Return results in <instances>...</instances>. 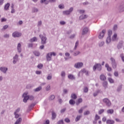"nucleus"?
<instances>
[{
    "label": "nucleus",
    "instance_id": "f257e3e1",
    "mask_svg": "<svg viewBox=\"0 0 124 124\" xmlns=\"http://www.w3.org/2000/svg\"><path fill=\"white\" fill-rule=\"evenodd\" d=\"M28 92L24 93L22 95V97H24L23 102L27 103V101L30 99V100H33L34 97L33 95H28Z\"/></svg>",
    "mask_w": 124,
    "mask_h": 124
},
{
    "label": "nucleus",
    "instance_id": "f03ea898",
    "mask_svg": "<svg viewBox=\"0 0 124 124\" xmlns=\"http://www.w3.org/2000/svg\"><path fill=\"white\" fill-rule=\"evenodd\" d=\"M56 55H57V54H56V53L53 52L48 53L46 56V61L50 62V61H52V56H53L54 57H55Z\"/></svg>",
    "mask_w": 124,
    "mask_h": 124
},
{
    "label": "nucleus",
    "instance_id": "7ed1b4c3",
    "mask_svg": "<svg viewBox=\"0 0 124 124\" xmlns=\"http://www.w3.org/2000/svg\"><path fill=\"white\" fill-rule=\"evenodd\" d=\"M39 37L41 40V44L44 45L46 44V43H47V37H46V36H43L42 34H40L39 35Z\"/></svg>",
    "mask_w": 124,
    "mask_h": 124
},
{
    "label": "nucleus",
    "instance_id": "20e7f679",
    "mask_svg": "<svg viewBox=\"0 0 124 124\" xmlns=\"http://www.w3.org/2000/svg\"><path fill=\"white\" fill-rule=\"evenodd\" d=\"M98 70V71H101L102 70V66L100 63H95L93 66V70L95 71V70Z\"/></svg>",
    "mask_w": 124,
    "mask_h": 124
},
{
    "label": "nucleus",
    "instance_id": "39448f33",
    "mask_svg": "<svg viewBox=\"0 0 124 124\" xmlns=\"http://www.w3.org/2000/svg\"><path fill=\"white\" fill-rule=\"evenodd\" d=\"M103 102H104V103H105V104L106 105V106L108 107H110V106H111V101H110V100L107 98L103 99Z\"/></svg>",
    "mask_w": 124,
    "mask_h": 124
},
{
    "label": "nucleus",
    "instance_id": "423d86ee",
    "mask_svg": "<svg viewBox=\"0 0 124 124\" xmlns=\"http://www.w3.org/2000/svg\"><path fill=\"white\" fill-rule=\"evenodd\" d=\"M72 11H73V7H71L69 10L63 11L62 14L63 15H70Z\"/></svg>",
    "mask_w": 124,
    "mask_h": 124
},
{
    "label": "nucleus",
    "instance_id": "0eeeda50",
    "mask_svg": "<svg viewBox=\"0 0 124 124\" xmlns=\"http://www.w3.org/2000/svg\"><path fill=\"white\" fill-rule=\"evenodd\" d=\"M83 65H84V64L83 63V62H78L75 64L74 67H75V68H78V69L81 68V67H82Z\"/></svg>",
    "mask_w": 124,
    "mask_h": 124
},
{
    "label": "nucleus",
    "instance_id": "6e6552de",
    "mask_svg": "<svg viewBox=\"0 0 124 124\" xmlns=\"http://www.w3.org/2000/svg\"><path fill=\"white\" fill-rule=\"evenodd\" d=\"M49 2H56V0H41V3H44L45 4H48Z\"/></svg>",
    "mask_w": 124,
    "mask_h": 124
},
{
    "label": "nucleus",
    "instance_id": "1a4fd4ad",
    "mask_svg": "<svg viewBox=\"0 0 124 124\" xmlns=\"http://www.w3.org/2000/svg\"><path fill=\"white\" fill-rule=\"evenodd\" d=\"M106 33V31H105V30H103L100 33L99 35V39H102V38H103V37H104V35L105 34V33Z\"/></svg>",
    "mask_w": 124,
    "mask_h": 124
},
{
    "label": "nucleus",
    "instance_id": "9d476101",
    "mask_svg": "<svg viewBox=\"0 0 124 124\" xmlns=\"http://www.w3.org/2000/svg\"><path fill=\"white\" fill-rule=\"evenodd\" d=\"M18 58L19 55H18V54H16L15 56L13 57V63H14V64H16L17 62H18Z\"/></svg>",
    "mask_w": 124,
    "mask_h": 124
},
{
    "label": "nucleus",
    "instance_id": "9b49d317",
    "mask_svg": "<svg viewBox=\"0 0 124 124\" xmlns=\"http://www.w3.org/2000/svg\"><path fill=\"white\" fill-rule=\"evenodd\" d=\"M89 31V28L88 27H84L82 30V35H85L87 34Z\"/></svg>",
    "mask_w": 124,
    "mask_h": 124
},
{
    "label": "nucleus",
    "instance_id": "f8f14e48",
    "mask_svg": "<svg viewBox=\"0 0 124 124\" xmlns=\"http://www.w3.org/2000/svg\"><path fill=\"white\" fill-rule=\"evenodd\" d=\"M13 37H20L22 35V33L19 32H14L12 34Z\"/></svg>",
    "mask_w": 124,
    "mask_h": 124
},
{
    "label": "nucleus",
    "instance_id": "ddd939ff",
    "mask_svg": "<svg viewBox=\"0 0 124 124\" xmlns=\"http://www.w3.org/2000/svg\"><path fill=\"white\" fill-rule=\"evenodd\" d=\"M7 70H8V68L5 67H0V71H1V72H3L4 74H6Z\"/></svg>",
    "mask_w": 124,
    "mask_h": 124
},
{
    "label": "nucleus",
    "instance_id": "4468645a",
    "mask_svg": "<svg viewBox=\"0 0 124 124\" xmlns=\"http://www.w3.org/2000/svg\"><path fill=\"white\" fill-rule=\"evenodd\" d=\"M17 51L18 53H21L22 52V45L21 43H18L17 46Z\"/></svg>",
    "mask_w": 124,
    "mask_h": 124
},
{
    "label": "nucleus",
    "instance_id": "2eb2a0df",
    "mask_svg": "<svg viewBox=\"0 0 124 124\" xmlns=\"http://www.w3.org/2000/svg\"><path fill=\"white\" fill-rule=\"evenodd\" d=\"M123 45H124L123 41H121L120 42H119V44L117 45L118 49H121V48H123Z\"/></svg>",
    "mask_w": 124,
    "mask_h": 124
},
{
    "label": "nucleus",
    "instance_id": "dca6fc26",
    "mask_svg": "<svg viewBox=\"0 0 124 124\" xmlns=\"http://www.w3.org/2000/svg\"><path fill=\"white\" fill-rule=\"evenodd\" d=\"M68 78L70 79V80H75L76 79L75 76L72 74H69L68 75Z\"/></svg>",
    "mask_w": 124,
    "mask_h": 124
},
{
    "label": "nucleus",
    "instance_id": "f3484780",
    "mask_svg": "<svg viewBox=\"0 0 124 124\" xmlns=\"http://www.w3.org/2000/svg\"><path fill=\"white\" fill-rule=\"evenodd\" d=\"M124 11V3L120 4L119 6V11L120 12H123Z\"/></svg>",
    "mask_w": 124,
    "mask_h": 124
},
{
    "label": "nucleus",
    "instance_id": "a211bd4d",
    "mask_svg": "<svg viewBox=\"0 0 124 124\" xmlns=\"http://www.w3.org/2000/svg\"><path fill=\"white\" fill-rule=\"evenodd\" d=\"M81 72H82V73H85L86 76H89V71H87L86 69H82L81 70Z\"/></svg>",
    "mask_w": 124,
    "mask_h": 124
},
{
    "label": "nucleus",
    "instance_id": "6ab92c4d",
    "mask_svg": "<svg viewBox=\"0 0 124 124\" xmlns=\"http://www.w3.org/2000/svg\"><path fill=\"white\" fill-rule=\"evenodd\" d=\"M87 18H88V16H87V15H82L79 16V19L84 20V19H86Z\"/></svg>",
    "mask_w": 124,
    "mask_h": 124
},
{
    "label": "nucleus",
    "instance_id": "aec40b11",
    "mask_svg": "<svg viewBox=\"0 0 124 124\" xmlns=\"http://www.w3.org/2000/svg\"><path fill=\"white\" fill-rule=\"evenodd\" d=\"M21 123H22V118L19 117L16 120L14 124H21Z\"/></svg>",
    "mask_w": 124,
    "mask_h": 124
},
{
    "label": "nucleus",
    "instance_id": "412c9836",
    "mask_svg": "<svg viewBox=\"0 0 124 124\" xmlns=\"http://www.w3.org/2000/svg\"><path fill=\"white\" fill-rule=\"evenodd\" d=\"M105 67H106L108 71H112V68H111V67H110V66H109V64H108V63H106L105 65Z\"/></svg>",
    "mask_w": 124,
    "mask_h": 124
},
{
    "label": "nucleus",
    "instance_id": "4be33fe9",
    "mask_svg": "<svg viewBox=\"0 0 124 124\" xmlns=\"http://www.w3.org/2000/svg\"><path fill=\"white\" fill-rule=\"evenodd\" d=\"M29 41H30V42H31V43H32V42H35L37 41V38H36V37H34L30 39Z\"/></svg>",
    "mask_w": 124,
    "mask_h": 124
},
{
    "label": "nucleus",
    "instance_id": "5701e85b",
    "mask_svg": "<svg viewBox=\"0 0 124 124\" xmlns=\"http://www.w3.org/2000/svg\"><path fill=\"white\" fill-rule=\"evenodd\" d=\"M100 79L101 81H105L106 80V77L104 75H101L100 76Z\"/></svg>",
    "mask_w": 124,
    "mask_h": 124
},
{
    "label": "nucleus",
    "instance_id": "b1692460",
    "mask_svg": "<svg viewBox=\"0 0 124 124\" xmlns=\"http://www.w3.org/2000/svg\"><path fill=\"white\" fill-rule=\"evenodd\" d=\"M111 42V36H108L106 38V43L107 44H109Z\"/></svg>",
    "mask_w": 124,
    "mask_h": 124
},
{
    "label": "nucleus",
    "instance_id": "393cba45",
    "mask_svg": "<svg viewBox=\"0 0 124 124\" xmlns=\"http://www.w3.org/2000/svg\"><path fill=\"white\" fill-rule=\"evenodd\" d=\"M107 124H115V121L112 120H107Z\"/></svg>",
    "mask_w": 124,
    "mask_h": 124
},
{
    "label": "nucleus",
    "instance_id": "a878e982",
    "mask_svg": "<svg viewBox=\"0 0 124 124\" xmlns=\"http://www.w3.org/2000/svg\"><path fill=\"white\" fill-rule=\"evenodd\" d=\"M108 85V82H107V81H104L103 82V86L104 87L105 90L107 89Z\"/></svg>",
    "mask_w": 124,
    "mask_h": 124
},
{
    "label": "nucleus",
    "instance_id": "bb28decb",
    "mask_svg": "<svg viewBox=\"0 0 124 124\" xmlns=\"http://www.w3.org/2000/svg\"><path fill=\"white\" fill-rule=\"evenodd\" d=\"M41 90H42V87L41 86H39L38 87L34 89V91H35V92H40Z\"/></svg>",
    "mask_w": 124,
    "mask_h": 124
},
{
    "label": "nucleus",
    "instance_id": "cd10ccee",
    "mask_svg": "<svg viewBox=\"0 0 124 124\" xmlns=\"http://www.w3.org/2000/svg\"><path fill=\"white\" fill-rule=\"evenodd\" d=\"M111 40L112 41H116V40H117V34L116 33L114 34V35L112 37Z\"/></svg>",
    "mask_w": 124,
    "mask_h": 124
},
{
    "label": "nucleus",
    "instance_id": "c85d7f7f",
    "mask_svg": "<svg viewBox=\"0 0 124 124\" xmlns=\"http://www.w3.org/2000/svg\"><path fill=\"white\" fill-rule=\"evenodd\" d=\"M34 106H35V104L34 103H32L30 106H29V111H31V109H32V108H33Z\"/></svg>",
    "mask_w": 124,
    "mask_h": 124
},
{
    "label": "nucleus",
    "instance_id": "c756f323",
    "mask_svg": "<svg viewBox=\"0 0 124 124\" xmlns=\"http://www.w3.org/2000/svg\"><path fill=\"white\" fill-rule=\"evenodd\" d=\"M56 113H55V112L54 111H52V120H55L56 119Z\"/></svg>",
    "mask_w": 124,
    "mask_h": 124
},
{
    "label": "nucleus",
    "instance_id": "7c9ffc66",
    "mask_svg": "<svg viewBox=\"0 0 124 124\" xmlns=\"http://www.w3.org/2000/svg\"><path fill=\"white\" fill-rule=\"evenodd\" d=\"M32 13H35V12H38V9L35 7L32 8Z\"/></svg>",
    "mask_w": 124,
    "mask_h": 124
},
{
    "label": "nucleus",
    "instance_id": "2f4dec72",
    "mask_svg": "<svg viewBox=\"0 0 124 124\" xmlns=\"http://www.w3.org/2000/svg\"><path fill=\"white\" fill-rule=\"evenodd\" d=\"M83 102V99L82 98H79L78 99V101L76 103L77 105H79L80 103H82Z\"/></svg>",
    "mask_w": 124,
    "mask_h": 124
},
{
    "label": "nucleus",
    "instance_id": "473e14b6",
    "mask_svg": "<svg viewBox=\"0 0 124 124\" xmlns=\"http://www.w3.org/2000/svg\"><path fill=\"white\" fill-rule=\"evenodd\" d=\"M33 54L36 57H39V56H40V53H39V51H34Z\"/></svg>",
    "mask_w": 124,
    "mask_h": 124
},
{
    "label": "nucleus",
    "instance_id": "72a5a7b5",
    "mask_svg": "<svg viewBox=\"0 0 124 124\" xmlns=\"http://www.w3.org/2000/svg\"><path fill=\"white\" fill-rule=\"evenodd\" d=\"M79 45V41H77L75 44V47L74 48V51H75L77 49V47Z\"/></svg>",
    "mask_w": 124,
    "mask_h": 124
},
{
    "label": "nucleus",
    "instance_id": "f704fd0d",
    "mask_svg": "<svg viewBox=\"0 0 124 124\" xmlns=\"http://www.w3.org/2000/svg\"><path fill=\"white\" fill-rule=\"evenodd\" d=\"M71 97L72 99H76V98H77V96L75 93H72L71 95Z\"/></svg>",
    "mask_w": 124,
    "mask_h": 124
},
{
    "label": "nucleus",
    "instance_id": "c9c22d12",
    "mask_svg": "<svg viewBox=\"0 0 124 124\" xmlns=\"http://www.w3.org/2000/svg\"><path fill=\"white\" fill-rule=\"evenodd\" d=\"M9 6H10V4L9 3H7V4H6L4 7L5 10H7V9L9 8Z\"/></svg>",
    "mask_w": 124,
    "mask_h": 124
},
{
    "label": "nucleus",
    "instance_id": "e433bc0d",
    "mask_svg": "<svg viewBox=\"0 0 124 124\" xmlns=\"http://www.w3.org/2000/svg\"><path fill=\"white\" fill-rule=\"evenodd\" d=\"M111 65L114 69H116L117 68V63H116V62L111 63Z\"/></svg>",
    "mask_w": 124,
    "mask_h": 124
},
{
    "label": "nucleus",
    "instance_id": "4c0bfd02",
    "mask_svg": "<svg viewBox=\"0 0 124 124\" xmlns=\"http://www.w3.org/2000/svg\"><path fill=\"white\" fill-rule=\"evenodd\" d=\"M111 65L114 69H116L117 68V63H116V62L111 63Z\"/></svg>",
    "mask_w": 124,
    "mask_h": 124
},
{
    "label": "nucleus",
    "instance_id": "58836bf2",
    "mask_svg": "<svg viewBox=\"0 0 124 124\" xmlns=\"http://www.w3.org/2000/svg\"><path fill=\"white\" fill-rule=\"evenodd\" d=\"M114 113V110L113 109H108L107 110L108 114H113Z\"/></svg>",
    "mask_w": 124,
    "mask_h": 124
},
{
    "label": "nucleus",
    "instance_id": "ea45409f",
    "mask_svg": "<svg viewBox=\"0 0 124 124\" xmlns=\"http://www.w3.org/2000/svg\"><path fill=\"white\" fill-rule=\"evenodd\" d=\"M61 76L62 77V78H64V77H65V72L64 71L61 72Z\"/></svg>",
    "mask_w": 124,
    "mask_h": 124
},
{
    "label": "nucleus",
    "instance_id": "a19ab883",
    "mask_svg": "<svg viewBox=\"0 0 124 124\" xmlns=\"http://www.w3.org/2000/svg\"><path fill=\"white\" fill-rule=\"evenodd\" d=\"M69 103L71 105H74L75 104V101H74L73 99H71L69 101Z\"/></svg>",
    "mask_w": 124,
    "mask_h": 124
},
{
    "label": "nucleus",
    "instance_id": "79ce46f5",
    "mask_svg": "<svg viewBox=\"0 0 124 124\" xmlns=\"http://www.w3.org/2000/svg\"><path fill=\"white\" fill-rule=\"evenodd\" d=\"M81 117H82L81 115H78L75 119V121L78 122V121H79V120L81 119Z\"/></svg>",
    "mask_w": 124,
    "mask_h": 124
},
{
    "label": "nucleus",
    "instance_id": "37998d69",
    "mask_svg": "<svg viewBox=\"0 0 124 124\" xmlns=\"http://www.w3.org/2000/svg\"><path fill=\"white\" fill-rule=\"evenodd\" d=\"M55 97L54 95H51L49 97V100H54V99H55Z\"/></svg>",
    "mask_w": 124,
    "mask_h": 124
},
{
    "label": "nucleus",
    "instance_id": "c03bdc74",
    "mask_svg": "<svg viewBox=\"0 0 124 124\" xmlns=\"http://www.w3.org/2000/svg\"><path fill=\"white\" fill-rule=\"evenodd\" d=\"M80 51H76V52H74V54L73 55L75 56V57H76V56H78V55H79L80 54Z\"/></svg>",
    "mask_w": 124,
    "mask_h": 124
},
{
    "label": "nucleus",
    "instance_id": "a18cd8bd",
    "mask_svg": "<svg viewBox=\"0 0 124 124\" xmlns=\"http://www.w3.org/2000/svg\"><path fill=\"white\" fill-rule=\"evenodd\" d=\"M21 110V108H18L16 111L14 112V114H18L20 112V110Z\"/></svg>",
    "mask_w": 124,
    "mask_h": 124
},
{
    "label": "nucleus",
    "instance_id": "49530a36",
    "mask_svg": "<svg viewBox=\"0 0 124 124\" xmlns=\"http://www.w3.org/2000/svg\"><path fill=\"white\" fill-rule=\"evenodd\" d=\"M110 62H111V64L114 63V62H116V60L113 57H111L110 58Z\"/></svg>",
    "mask_w": 124,
    "mask_h": 124
},
{
    "label": "nucleus",
    "instance_id": "de8ad7c7",
    "mask_svg": "<svg viewBox=\"0 0 124 124\" xmlns=\"http://www.w3.org/2000/svg\"><path fill=\"white\" fill-rule=\"evenodd\" d=\"M37 67L39 68V69H42V68L43 67V64L40 63L37 65Z\"/></svg>",
    "mask_w": 124,
    "mask_h": 124
},
{
    "label": "nucleus",
    "instance_id": "09e8293b",
    "mask_svg": "<svg viewBox=\"0 0 124 124\" xmlns=\"http://www.w3.org/2000/svg\"><path fill=\"white\" fill-rule=\"evenodd\" d=\"M42 26V21L40 20L38 22L37 27H41Z\"/></svg>",
    "mask_w": 124,
    "mask_h": 124
},
{
    "label": "nucleus",
    "instance_id": "8fccbe9b",
    "mask_svg": "<svg viewBox=\"0 0 124 124\" xmlns=\"http://www.w3.org/2000/svg\"><path fill=\"white\" fill-rule=\"evenodd\" d=\"M78 12L80 14H83L85 12V10H78Z\"/></svg>",
    "mask_w": 124,
    "mask_h": 124
},
{
    "label": "nucleus",
    "instance_id": "3c124183",
    "mask_svg": "<svg viewBox=\"0 0 124 124\" xmlns=\"http://www.w3.org/2000/svg\"><path fill=\"white\" fill-rule=\"evenodd\" d=\"M59 8H60V9H63V8H64V5L60 4L59 5Z\"/></svg>",
    "mask_w": 124,
    "mask_h": 124
},
{
    "label": "nucleus",
    "instance_id": "603ef678",
    "mask_svg": "<svg viewBox=\"0 0 124 124\" xmlns=\"http://www.w3.org/2000/svg\"><path fill=\"white\" fill-rule=\"evenodd\" d=\"M46 90L47 92H48V91H50V90H51V86H50V85H48L46 86Z\"/></svg>",
    "mask_w": 124,
    "mask_h": 124
},
{
    "label": "nucleus",
    "instance_id": "864d4df0",
    "mask_svg": "<svg viewBox=\"0 0 124 124\" xmlns=\"http://www.w3.org/2000/svg\"><path fill=\"white\" fill-rule=\"evenodd\" d=\"M15 119H18L20 117V114L18 113H14Z\"/></svg>",
    "mask_w": 124,
    "mask_h": 124
},
{
    "label": "nucleus",
    "instance_id": "5fc2aeb1",
    "mask_svg": "<svg viewBox=\"0 0 124 124\" xmlns=\"http://www.w3.org/2000/svg\"><path fill=\"white\" fill-rule=\"evenodd\" d=\"M108 80L109 82H110L111 84L113 83H114V80H113V79H112V78H108Z\"/></svg>",
    "mask_w": 124,
    "mask_h": 124
},
{
    "label": "nucleus",
    "instance_id": "6e6d98bb",
    "mask_svg": "<svg viewBox=\"0 0 124 124\" xmlns=\"http://www.w3.org/2000/svg\"><path fill=\"white\" fill-rule=\"evenodd\" d=\"M68 92L67 89H64L63 90V94H66Z\"/></svg>",
    "mask_w": 124,
    "mask_h": 124
},
{
    "label": "nucleus",
    "instance_id": "4d7b16f0",
    "mask_svg": "<svg viewBox=\"0 0 124 124\" xmlns=\"http://www.w3.org/2000/svg\"><path fill=\"white\" fill-rule=\"evenodd\" d=\"M64 122H65V123H67V124H69V123H70V120L67 118L64 119Z\"/></svg>",
    "mask_w": 124,
    "mask_h": 124
},
{
    "label": "nucleus",
    "instance_id": "13d9d810",
    "mask_svg": "<svg viewBox=\"0 0 124 124\" xmlns=\"http://www.w3.org/2000/svg\"><path fill=\"white\" fill-rule=\"evenodd\" d=\"M104 45V42L102 41L99 43V47H102Z\"/></svg>",
    "mask_w": 124,
    "mask_h": 124
},
{
    "label": "nucleus",
    "instance_id": "bf43d9fd",
    "mask_svg": "<svg viewBox=\"0 0 124 124\" xmlns=\"http://www.w3.org/2000/svg\"><path fill=\"white\" fill-rule=\"evenodd\" d=\"M90 111L87 110L86 111H85V112H84V115L85 116H86V115H90Z\"/></svg>",
    "mask_w": 124,
    "mask_h": 124
},
{
    "label": "nucleus",
    "instance_id": "052dcab7",
    "mask_svg": "<svg viewBox=\"0 0 124 124\" xmlns=\"http://www.w3.org/2000/svg\"><path fill=\"white\" fill-rule=\"evenodd\" d=\"M7 28H8V25H4L1 30L2 31H5Z\"/></svg>",
    "mask_w": 124,
    "mask_h": 124
},
{
    "label": "nucleus",
    "instance_id": "680f3d73",
    "mask_svg": "<svg viewBox=\"0 0 124 124\" xmlns=\"http://www.w3.org/2000/svg\"><path fill=\"white\" fill-rule=\"evenodd\" d=\"M3 37L4 38H9V34H5L3 35Z\"/></svg>",
    "mask_w": 124,
    "mask_h": 124
},
{
    "label": "nucleus",
    "instance_id": "e2e57ef3",
    "mask_svg": "<svg viewBox=\"0 0 124 124\" xmlns=\"http://www.w3.org/2000/svg\"><path fill=\"white\" fill-rule=\"evenodd\" d=\"M47 80H51L52 79V76L48 75L46 77Z\"/></svg>",
    "mask_w": 124,
    "mask_h": 124
},
{
    "label": "nucleus",
    "instance_id": "0e129e2a",
    "mask_svg": "<svg viewBox=\"0 0 124 124\" xmlns=\"http://www.w3.org/2000/svg\"><path fill=\"white\" fill-rule=\"evenodd\" d=\"M83 91L84 93H88V92H89V89H88L87 87H85Z\"/></svg>",
    "mask_w": 124,
    "mask_h": 124
},
{
    "label": "nucleus",
    "instance_id": "69168bd1",
    "mask_svg": "<svg viewBox=\"0 0 124 124\" xmlns=\"http://www.w3.org/2000/svg\"><path fill=\"white\" fill-rule=\"evenodd\" d=\"M120 57H121V59H122L123 62H124V53L120 54Z\"/></svg>",
    "mask_w": 124,
    "mask_h": 124
},
{
    "label": "nucleus",
    "instance_id": "338daca9",
    "mask_svg": "<svg viewBox=\"0 0 124 124\" xmlns=\"http://www.w3.org/2000/svg\"><path fill=\"white\" fill-rule=\"evenodd\" d=\"M58 124H63V120H61L59 121L57 123Z\"/></svg>",
    "mask_w": 124,
    "mask_h": 124
},
{
    "label": "nucleus",
    "instance_id": "774afa93",
    "mask_svg": "<svg viewBox=\"0 0 124 124\" xmlns=\"http://www.w3.org/2000/svg\"><path fill=\"white\" fill-rule=\"evenodd\" d=\"M112 35V30H109L108 32V36H110Z\"/></svg>",
    "mask_w": 124,
    "mask_h": 124
}]
</instances>
